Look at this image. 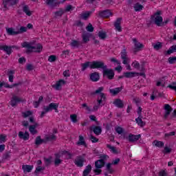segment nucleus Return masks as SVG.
I'll use <instances>...</instances> for the list:
<instances>
[{
    "instance_id": "f257e3e1",
    "label": "nucleus",
    "mask_w": 176,
    "mask_h": 176,
    "mask_svg": "<svg viewBox=\"0 0 176 176\" xmlns=\"http://www.w3.org/2000/svg\"><path fill=\"white\" fill-rule=\"evenodd\" d=\"M162 14V12L160 10H157L154 14L151 15V21L147 23L148 27H151V25L154 23L155 25L157 27H164V25H167L170 22V19L166 18L163 21V17L160 16Z\"/></svg>"
},
{
    "instance_id": "f03ea898",
    "label": "nucleus",
    "mask_w": 176,
    "mask_h": 176,
    "mask_svg": "<svg viewBox=\"0 0 176 176\" xmlns=\"http://www.w3.org/2000/svg\"><path fill=\"white\" fill-rule=\"evenodd\" d=\"M98 69H102L103 77L107 78L109 80H112L115 78V72L112 69H108V66L105 65V63L100 61L99 64Z\"/></svg>"
},
{
    "instance_id": "7ed1b4c3",
    "label": "nucleus",
    "mask_w": 176,
    "mask_h": 176,
    "mask_svg": "<svg viewBox=\"0 0 176 176\" xmlns=\"http://www.w3.org/2000/svg\"><path fill=\"white\" fill-rule=\"evenodd\" d=\"M22 47H27V54H30V53H32L33 52L34 53H41L42 52V49H43V47L41 43H38L36 47H35L32 46L31 44L28 43L27 41L23 43Z\"/></svg>"
},
{
    "instance_id": "20e7f679",
    "label": "nucleus",
    "mask_w": 176,
    "mask_h": 176,
    "mask_svg": "<svg viewBox=\"0 0 176 176\" xmlns=\"http://www.w3.org/2000/svg\"><path fill=\"white\" fill-rule=\"evenodd\" d=\"M101 60H94V61H87L85 63L81 64V71L84 72L87 69L90 68V69H98Z\"/></svg>"
},
{
    "instance_id": "39448f33",
    "label": "nucleus",
    "mask_w": 176,
    "mask_h": 176,
    "mask_svg": "<svg viewBox=\"0 0 176 176\" xmlns=\"http://www.w3.org/2000/svg\"><path fill=\"white\" fill-rule=\"evenodd\" d=\"M100 160H98L95 162L96 168H102L105 166V160L109 159V156L107 155L103 154L99 157Z\"/></svg>"
},
{
    "instance_id": "423d86ee",
    "label": "nucleus",
    "mask_w": 176,
    "mask_h": 176,
    "mask_svg": "<svg viewBox=\"0 0 176 176\" xmlns=\"http://www.w3.org/2000/svg\"><path fill=\"white\" fill-rule=\"evenodd\" d=\"M20 49V47L17 45H0V50H3L8 54V56H10L12 53H13V50H19Z\"/></svg>"
},
{
    "instance_id": "0eeeda50",
    "label": "nucleus",
    "mask_w": 176,
    "mask_h": 176,
    "mask_svg": "<svg viewBox=\"0 0 176 176\" xmlns=\"http://www.w3.org/2000/svg\"><path fill=\"white\" fill-rule=\"evenodd\" d=\"M133 42L134 43V47L133 52L135 54H137L138 52H141L144 49V44L140 43L137 38H133Z\"/></svg>"
},
{
    "instance_id": "6e6552de",
    "label": "nucleus",
    "mask_w": 176,
    "mask_h": 176,
    "mask_svg": "<svg viewBox=\"0 0 176 176\" xmlns=\"http://www.w3.org/2000/svg\"><path fill=\"white\" fill-rule=\"evenodd\" d=\"M19 3V0H3L4 10H8L10 6H14Z\"/></svg>"
},
{
    "instance_id": "1a4fd4ad",
    "label": "nucleus",
    "mask_w": 176,
    "mask_h": 176,
    "mask_svg": "<svg viewBox=\"0 0 176 176\" xmlns=\"http://www.w3.org/2000/svg\"><path fill=\"white\" fill-rule=\"evenodd\" d=\"M23 85V82L19 81L17 83H14L12 85H9L7 82H1L0 81V90L2 89V87L4 86V87H6L7 89H13V87H16V86H21Z\"/></svg>"
},
{
    "instance_id": "9d476101",
    "label": "nucleus",
    "mask_w": 176,
    "mask_h": 176,
    "mask_svg": "<svg viewBox=\"0 0 176 176\" xmlns=\"http://www.w3.org/2000/svg\"><path fill=\"white\" fill-rule=\"evenodd\" d=\"M86 162V159H85V157L80 155L77 156L75 161L74 164L77 167H83V164Z\"/></svg>"
},
{
    "instance_id": "9b49d317",
    "label": "nucleus",
    "mask_w": 176,
    "mask_h": 176,
    "mask_svg": "<svg viewBox=\"0 0 176 176\" xmlns=\"http://www.w3.org/2000/svg\"><path fill=\"white\" fill-rule=\"evenodd\" d=\"M113 14L111 12V10H104L99 12V16L102 19H108L110 16H113Z\"/></svg>"
},
{
    "instance_id": "f8f14e48",
    "label": "nucleus",
    "mask_w": 176,
    "mask_h": 176,
    "mask_svg": "<svg viewBox=\"0 0 176 176\" xmlns=\"http://www.w3.org/2000/svg\"><path fill=\"white\" fill-rule=\"evenodd\" d=\"M164 109L165 110V113L164 115V119H167L168 116L173 112V107L168 104H164Z\"/></svg>"
},
{
    "instance_id": "ddd939ff",
    "label": "nucleus",
    "mask_w": 176,
    "mask_h": 176,
    "mask_svg": "<svg viewBox=\"0 0 176 176\" xmlns=\"http://www.w3.org/2000/svg\"><path fill=\"white\" fill-rule=\"evenodd\" d=\"M127 140H129V142H135L136 141H138L140 138H141V135H133L130 133L128 136V138H126Z\"/></svg>"
},
{
    "instance_id": "4468645a",
    "label": "nucleus",
    "mask_w": 176,
    "mask_h": 176,
    "mask_svg": "<svg viewBox=\"0 0 176 176\" xmlns=\"http://www.w3.org/2000/svg\"><path fill=\"white\" fill-rule=\"evenodd\" d=\"M19 137L20 140H23V141H28V140H30V133L28 131H25V133L23 131H19Z\"/></svg>"
},
{
    "instance_id": "2eb2a0df",
    "label": "nucleus",
    "mask_w": 176,
    "mask_h": 176,
    "mask_svg": "<svg viewBox=\"0 0 176 176\" xmlns=\"http://www.w3.org/2000/svg\"><path fill=\"white\" fill-rule=\"evenodd\" d=\"M122 18H118L114 22V27L118 32H122V26L120 25V24H122Z\"/></svg>"
},
{
    "instance_id": "dca6fc26",
    "label": "nucleus",
    "mask_w": 176,
    "mask_h": 176,
    "mask_svg": "<svg viewBox=\"0 0 176 176\" xmlns=\"http://www.w3.org/2000/svg\"><path fill=\"white\" fill-rule=\"evenodd\" d=\"M90 36H91V34L87 32H83L82 38V43H87L90 41Z\"/></svg>"
},
{
    "instance_id": "f3484780",
    "label": "nucleus",
    "mask_w": 176,
    "mask_h": 176,
    "mask_svg": "<svg viewBox=\"0 0 176 176\" xmlns=\"http://www.w3.org/2000/svg\"><path fill=\"white\" fill-rule=\"evenodd\" d=\"M17 102H23V100L16 96H12L10 101V105L12 107H16L17 105Z\"/></svg>"
},
{
    "instance_id": "a211bd4d",
    "label": "nucleus",
    "mask_w": 176,
    "mask_h": 176,
    "mask_svg": "<svg viewBox=\"0 0 176 176\" xmlns=\"http://www.w3.org/2000/svg\"><path fill=\"white\" fill-rule=\"evenodd\" d=\"M45 4L50 8H56L60 3L57 2V0H46Z\"/></svg>"
},
{
    "instance_id": "6ab92c4d",
    "label": "nucleus",
    "mask_w": 176,
    "mask_h": 176,
    "mask_svg": "<svg viewBox=\"0 0 176 176\" xmlns=\"http://www.w3.org/2000/svg\"><path fill=\"white\" fill-rule=\"evenodd\" d=\"M46 108V112H50V111H52L53 109H58V104L52 102L48 106L45 107Z\"/></svg>"
},
{
    "instance_id": "aec40b11",
    "label": "nucleus",
    "mask_w": 176,
    "mask_h": 176,
    "mask_svg": "<svg viewBox=\"0 0 176 176\" xmlns=\"http://www.w3.org/2000/svg\"><path fill=\"white\" fill-rule=\"evenodd\" d=\"M90 79L92 82H98L100 80V74L98 72H94L90 74Z\"/></svg>"
},
{
    "instance_id": "412c9836",
    "label": "nucleus",
    "mask_w": 176,
    "mask_h": 176,
    "mask_svg": "<svg viewBox=\"0 0 176 176\" xmlns=\"http://www.w3.org/2000/svg\"><path fill=\"white\" fill-rule=\"evenodd\" d=\"M123 90V87H117L115 89H109V92L113 94V96H118L120 91Z\"/></svg>"
},
{
    "instance_id": "4be33fe9",
    "label": "nucleus",
    "mask_w": 176,
    "mask_h": 176,
    "mask_svg": "<svg viewBox=\"0 0 176 176\" xmlns=\"http://www.w3.org/2000/svg\"><path fill=\"white\" fill-rule=\"evenodd\" d=\"M113 104H114V105H116V107H117V108H123L124 107V104L123 103V100L117 98L114 100V102H113Z\"/></svg>"
},
{
    "instance_id": "5701e85b",
    "label": "nucleus",
    "mask_w": 176,
    "mask_h": 176,
    "mask_svg": "<svg viewBox=\"0 0 176 176\" xmlns=\"http://www.w3.org/2000/svg\"><path fill=\"white\" fill-rule=\"evenodd\" d=\"M32 168H34V165H23L22 169L23 170V173L25 174L26 173H31L32 171Z\"/></svg>"
},
{
    "instance_id": "b1692460",
    "label": "nucleus",
    "mask_w": 176,
    "mask_h": 176,
    "mask_svg": "<svg viewBox=\"0 0 176 176\" xmlns=\"http://www.w3.org/2000/svg\"><path fill=\"white\" fill-rule=\"evenodd\" d=\"M76 145H78V146L82 145L85 148H87V144H86V142L85 141V138H83V135H79V140L76 143Z\"/></svg>"
},
{
    "instance_id": "393cba45",
    "label": "nucleus",
    "mask_w": 176,
    "mask_h": 176,
    "mask_svg": "<svg viewBox=\"0 0 176 176\" xmlns=\"http://www.w3.org/2000/svg\"><path fill=\"white\" fill-rule=\"evenodd\" d=\"M67 82L64 80H59L55 85H53V87H55L56 90H59L62 85H65Z\"/></svg>"
},
{
    "instance_id": "a878e982",
    "label": "nucleus",
    "mask_w": 176,
    "mask_h": 176,
    "mask_svg": "<svg viewBox=\"0 0 176 176\" xmlns=\"http://www.w3.org/2000/svg\"><path fill=\"white\" fill-rule=\"evenodd\" d=\"M91 130H93L94 134L96 135H100L101 133H102V129H101V126H94V129L91 127Z\"/></svg>"
},
{
    "instance_id": "bb28decb",
    "label": "nucleus",
    "mask_w": 176,
    "mask_h": 176,
    "mask_svg": "<svg viewBox=\"0 0 176 176\" xmlns=\"http://www.w3.org/2000/svg\"><path fill=\"white\" fill-rule=\"evenodd\" d=\"M91 173V165L89 164L86 166L85 169L82 172V176H87Z\"/></svg>"
},
{
    "instance_id": "cd10ccee",
    "label": "nucleus",
    "mask_w": 176,
    "mask_h": 176,
    "mask_svg": "<svg viewBox=\"0 0 176 176\" xmlns=\"http://www.w3.org/2000/svg\"><path fill=\"white\" fill-rule=\"evenodd\" d=\"M6 32L8 35H11V36L19 35L17 31H14V29H13V28H6Z\"/></svg>"
},
{
    "instance_id": "c85d7f7f",
    "label": "nucleus",
    "mask_w": 176,
    "mask_h": 176,
    "mask_svg": "<svg viewBox=\"0 0 176 176\" xmlns=\"http://www.w3.org/2000/svg\"><path fill=\"white\" fill-rule=\"evenodd\" d=\"M92 13L93 12L91 11H87L81 14V19H82V20H87Z\"/></svg>"
},
{
    "instance_id": "c756f323",
    "label": "nucleus",
    "mask_w": 176,
    "mask_h": 176,
    "mask_svg": "<svg viewBox=\"0 0 176 176\" xmlns=\"http://www.w3.org/2000/svg\"><path fill=\"white\" fill-rule=\"evenodd\" d=\"M124 78H130L135 76V72H124Z\"/></svg>"
},
{
    "instance_id": "7c9ffc66",
    "label": "nucleus",
    "mask_w": 176,
    "mask_h": 176,
    "mask_svg": "<svg viewBox=\"0 0 176 176\" xmlns=\"http://www.w3.org/2000/svg\"><path fill=\"white\" fill-rule=\"evenodd\" d=\"M136 123H138V126H140V127H144L145 126V122L142 121V116L140 117L139 116L138 118L135 119Z\"/></svg>"
},
{
    "instance_id": "2f4dec72",
    "label": "nucleus",
    "mask_w": 176,
    "mask_h": 176,
    "mask_svg": "<svg viewBox=\"0 0 176 176\" xmlns=\"http://www.w3.org/2000/svg\"><path fill=\"white\" fill-rule=\"evenodd\" d=\"M133 9H135V12H141L144 9V6L140 4V3H136L133 6Z\"/></svg>"
},
{
    "instance_id": "473e14b6",
    "label": "nucleus",
    "mask_w": 176,
    "mask_h": 176,
    "mask_svg": "<svg viewBox=\"0 0 176 176\" xmlns=\"http://www.w3.org/2000/svg\"><path fill=\"white\" fill-rule=\"evenodd\" d=\"M153 47H154L155 50H160V49L163 47V43L157 42V43H153Z\"/></svg>"
},
{
    "instance_id": "72a5a7b5",
    "label": "nucleus",
    "mask_w": 176,
    "mask_h": 176,
    "mask_svg": "<svg viewBox=\"0 0 176 176\" xmlns=\"http://www.w3.org/2000/svg\"><path fill=\"white\" fill-rule=\"evenodd\" d=\"M106 170H107V171H108V173H109V174H113V173L115 172V170H113V168H112L111 163H108L106 165Z\"/></svg>"
},
{
    "instance_id": "f704fd0d",
    "label": "nucleus",
    "mask_w": 176,
    "mask_h": 176,
    "mask_svg": "<svg viewBox=\"0 0 176 176\" xmlns=\"http://www.w3.org/2000/svg\"><path fill=\"white\" fill-rule=\"evenodd\" d=\"M23 11L27 16H32V12L30 11V8H28V6L25 5L23 8Z\"/></svg>"
},
{
    "instance_id": "c9c22d12",
    "label": "nucleus",
    "mask_w": 176,
    "mask_h": 176,
    "mask_svg": "<svg viewBox=\"0 0 176 176\" xmlns=\"http://www.w3.org/2000/svg\"><path fill=\"white\" fill-rule=\"evenodd\" d=\"M98 36H99L100 39L104 41L107 38V32L103 31H99L98 33Z\"/></svg>"
},
{
    "instance_id": "e433bc0d",
    "label": "nucleus",
    "mask_w": 176,
    "mask_h": 176,
    "mask_svg": "<svg viewBox=\"0 0 176 176\" xmlns=\"http://www.w3.org/2000/svg\"><path fill=\"white\" fill-rule=\"evenodd\" d=\"M153 144H154L157 148H163V146H164V142L162 141L155 140Z\"/></svg>"
},
{
    "instance_id": "4c0bfd02",
    "label": "nucleus",
    "mask_w": 176,
    "mask_h": 176,
    "mask_svg": "<svg viewBox=\"0 0 176 176\" xmlns=\"http://www.w3.org/2000/svg\"><path fill=\"white\" fill-rule=\"evenodd\" d=\"M70 45L72 47H79L80 45V42L76 40H72Z\"/></svg>"
},
{
    "instance_id": "58836bf2",
    "label": "nucleus",
    "mask_w": 176,
    "mask_h": 176,
    "mask_svg": "<svg viewBox=\"0 0 176 176\" xmlns=\"http://www.w3.org/2000/svg\"><path fill=\"white\" fill-rule=\"evenodd\" d=\"M175 135V131H172V132H170L168 133H165L164 134V139L167 141V140H168L170 137H173Z\"/></svg>"
},
{
    "instance_id": "ea45409f",
    "label": "nucleus",
    "mask_w": 176,
    "mask_h": 176,
    "mask_svg": "<svg viewBox=\"0 0 176 176\" xmlns=\"http://www.w3.org/2000/svg\"><path fill=\"white\" fill-rule=\"evenodd\" d=\"M115 131L120 135H122V134H124V130L121 126H116Z\"/></svg>"
},
{
    "instance_id": "a19ab883",
    "label": "nucleus",
    "mask_w": 176,
    "mask_h": 176,
    "mask_svg": "<svg viewBox=\"0 0 176 176\" xmlns=\"http://www.w3.org/2000/svg\"><path fill=\"white\" fill-rule=\"evenodd\" d=\"M36 128H34V126H33L32 125H30L29 126V131H30L31 134H32V135H35V134H38V130L35 129Z\"/></svg>"
},
{
    "instance_id": "79ce46f5",
    "label": "nucleus",
    "mask_w": 176,
    "mask_h": 176,
    "mask_svg": "<svg viewBox=\"0 0 176 176\" xmlns=\"http://www.w3.org/2000/svg\"><path fill=\"white\" fill-rule=\"evenodd\" d=\"M14 74V71L10 70V72H8L9 82H11L12 83L14 78V76H13Z\"/></svg>"
},
{
    "instance_id": "37998d69",
    "label": "nucleus",
    "mask_w": 176,
    "mask_h": 176,
    "mask_svg": "<svg viewBox=\"0 0 176 176\" xmlns=\"http://www.w3.org/2000/svg\"><path fill=\"white\" fill-rule=\"evenodd\" d=\"M176 52V45H172L170 49L166 52V54H171L172 53H175Z\"/></svg>"
},
{
    "instance_id": "c03bdc74",
    "label": "nucleus",
    "mask_w": 176,
    "mask_h": 176,
    "mask_svg": "<svg viewBox=\"0 0 176 176\" xmlns=\"http://www.w3.org/2000/svg\"><path fill=\"white\" fill-rule=\"evenodd\" d=\"M34 144L37 146H39V145H42V138H41V136H37L36 138Z\"/></svg>"
},
{
    "instance_id": "a18cd8bd",
    "label": "nucleus",
    "mask_w": 176,
    "mask_h": 176,
    "mask_svg": "<svg viewBox=\"0 0 176 176\" xmlns=\"http://www.w3.org/2000/svg\"><path fill=\"white\" fill-rule=\"evenodd\" d=\"M47 141H56L57 140V137L56 136V135H47Z\"/></svg>"
},
{
    "instance_id": "49530a36",
    "label": "nucleus",
    "mask_w": 176,
    "mask_h": 176,
    "mask_svg": "<svg viewBox=\"0 0 176 176\" xmlns=\"http://www.w3.org/2000/svg\"><path fill=\"white\" fill-rule=\"evenodd\" d=\"M44 162L47 167V166H50V164H52V157H50L48 158L44 157Z\"/></svg>"
},
{
    "instance_id": "de8ad7c7",
    "label": "nucleus",
    "mask_w": 176,
    "mask_h": 176,
    "mask_svg": "<svg viewBox=\"0 0 176 176\" xmlns=\"http://www.w3.org/2000/svg\"><path fill=\"white\" fill-rule=\"evenodd\" d=\"M70 119L73 123H78V116L76 114L71 115Z\"/></svg>"
},
{
    "instance_id": "09e8293b",
    "label": "nucleus",
    "mask_w": 176,
    "mask_h": 176,
    "mask_svg": "<svg viewBox=\"0 0 176 176\" xmlns=\"http://www.w3.org/2000/svg\"><path fill=\"white\" fill-rule=\"evenodd\" d=\"M17 32L18 35L23 34V32H27V27L21 26L19 29H18Z\"/></svg>"
},
{
    "instance_id": "8fccbe9b",
    "label": "nucleus",
    "mask_w": 176,
    "mask_h": 176,
    "mask_svg": "<svg viewBox=\"0 0 176 176\" xmlns=\"http://www.w3.org/2000/svg\"><path fill=\"white\" fill-rule=\"evenodd\" d=\"M104 90V87H100L98 89H96L94 92L91 93V96H94V94H100L101 95V91Z\"/></svg>"
},
{
    "instance_id": "3c124183",
    "label": "nucleus",
    "mask_w": 176,
    "mask_h": 176,
    "mask_svg": "<svg viewBox=\"0 0 176 176\" xmlns=\"http://www.w3.org/2000/svg\"><path fill=\"white\" fill-rule=\"evenodd\" d=\"M107 148L109 149H111L113 152V153H115L116 155H118V150H116V148L115 146H112L111 144H107Z\"/></svg>"
},
{
    "instance_id": "603ef678",
    "label": "nucleus",
    "mask_w": 176,
    "mask_h": 176,
    "mask_svg": "<svg viewBox=\"0 0 176 176\" xmlns=\"http://www.w3.org/2000/svg\"><path fill=\"white\" fill-rule=\"evenodd\" d=\"M32 115V111H27L26 112L22 113L23 118H28V116H31Z\"/></svg>"
},
{
    "instance_id": "864d4df0",
    "label": "nucleus",
    "mask_w": 176,
    "mask_h": 176,
    "mask_svg": "<svg viewBox=\"0 0 176 176\" xmlns=\"http://www.w3.org/2000/svg\"><path fill=\"white\" fill-rule=\"evenodd\" d=\"M87 31L88 32H93L94 31V28L93 27V25L91 23H89L88 25L86 27Z\"/></svg>"
},
{
    "instance_id": "5fc2aeb1",
    "label": "nucleus",
    "mask_w": 176,
    "mask_h": 176,
    "mask_svg": "<svg viewBox=\"0 0 176 176\" xmlns=\"http://www.w3.org/2000/svg\"><path fill=\"white\" fill-rule=\"evenodd\" d=\"M56 60L57 56H56V55H51L48 58V61H50V63H54V61H56Z\"/></svg>"
},
{
    "instance_id": "6e6d98bb",
    "label": "nucleus",
    "mask_w": 176,
    "mask_h": 176,
    "mask_svg": "<svg viewBox=\"0 0 176 176\" xmlns=\"http://www.w3.org/2000/svg\"><path fill=\"white\" fill-rule=\"evenodd\" d=\"M10 157V151L6 152L3 155V160H8Z\"/></svg>"
},
{
    "instance_id": "4d7b16f0",
    "label": "nucleus",
    "mask_w": 176,
    "mask_h": 176,
    "mask_svg": "<svg viewBox=\"0 0 176 176\" xmlns=\"http://www.w3.org/2000/svg\"><path fill=\"white\" fill-rule=\"evenodd\" d=\"M63 14H64V10H63V9H60L58 11H56L55 12V16L56 17L57 16L61 17V16H63Z\"/></svg>"
},
{
    "instance_id": "13d9d810",
    "label": "nucleus",
    "mask_w": 176,
    "mask_h": 176,
    "mask_svg": "<svg viewBox=\"0 0 176 176\" xmlns=\"http://www.w3.org/2000/svg\"><path fill=\"white\" fill-rule=\"evenodd\" d=\"M169 64H175L176 63V56L169 57L168 58Z\"/></svg>"
},
{
    "instance_id": "bf43d9fd",
    "label": "nucleus",
    "mask_w": 176,
    "mask_h": 176,
    "mask_svg": "<svg viewBox=\"0 0 176 176\" xmlns=\"http://www.w3.org/2000/svg\"><path fill=\"white\" fill-rule=\"evenodd\" d=\"M61 163H63V160H61L60 159H55L54 160L55 167H58V166H60V164H61Z\"/></svg>"
},
{
    "instance_id": "052dcab7",
    "label": "nucleus",
    "mask_w": 176,
    "mask_h": 176,
    "mask_svg": "<svg viewBox=\"0 0 176 176\" xmlns=\"http://www.w3.org/2000/svg\"><path fill=\"white\" fill-rule=\"evenodd\" d=\"M135 75H136L137 76H142V78H144V79H146V75L145 74V72H142L140 73L135 72Z\"/></svg>"
},
{
    "instance_id": "680f3d73",
    "label": "nucleus",
    "mask_w": 176,
    "mask_h": 176,
    "mask_svg": "<svg viewBox=\"0 0 176 176\" xmlns=\"http://www.w3.org/2000/svg\"><path fill=\"white\" fill-rule=\"evenodd\" d=\"M127 58V52L126 50H122L121 52V58Z\"/></svg>"
},
{
    "instance_id": "e2e57ef3",
    "label": "nucleus",
    "mask_w": 176,
    "mask_h": 176,
    "mask_svg": "<svg viewBox=\"0 0 176 176\" xmlns=\"http://www.w3.org/2000/svg\"><path fill=\"white\" fill-rule=\"evenodd\" d=\"M89 140L91 141L93 143L98 142V138L94 137L93 135H91Z\"/></svg>"
},
{
    "instance_id": "0e129e2a",
    "label": "nucleus",
    "mask_w": 176,
    "mask_h": 176,
    "mask_svg": "<svg viewBox=\"0 0 176 176\" xmlns=\"http://www.w3.org/2000/svg\"><path fill=\"white\" fill-rule=\"evenodd\" d=\"M63 76H65V78H68L69 76H71V74H69V70H65L63 72Z\"/></svg>"
},
{
    "instance_id": "69168bd1",
    "label": "nucleus",
    "mask_w": 176,
    "mask_h": 176,
    "mask_svg": "<svg viewBox=\"0 0 176 176\" xmlns=\"http://www.w3.org/2000/svg\"><path fill=\"white\" fill-rule=\"evenodd\" d=\"M82 108H85V109L87 111H88V112H91V109H90V107H89V106H87V103H83L82 104Z\"/></svg>"
},
{
    "instance_id": "338daca9",
    "label": "nucleus",
    "mask_w": 176,
    "mask_h": 176,
    "mask_svg": "<svg viewBox=\"0 0 176 176\" xmlns=\"http://www.w3.org/2000/svg\"><path fill=\"white\" fill-rule=\"evenodd\" d=\"M133 101L138 107L140 102H141V99H140L139 98H133Z\"/></svg>"
},
{
    "instance_id": "774afa93",
    "label": "nucleus",
    "mask_w": 176,
    "mask_h": 176,
    "mask_svg": "<svg viewBox=\"0 0 176 176\" xmlns=\"http://www.w3.org/2000/svg\"><path fill=\"white\" fill-rule=\"evenodd\" d=\"M159 176H167V172L165 170H162L159 173Z\"/></svg>"
}]
</instances>
